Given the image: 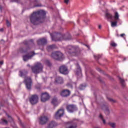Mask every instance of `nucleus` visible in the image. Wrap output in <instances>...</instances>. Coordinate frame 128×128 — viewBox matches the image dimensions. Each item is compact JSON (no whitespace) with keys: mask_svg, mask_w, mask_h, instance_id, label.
<instances>
[{"mask_svg":"<svg viewBox=\"0 0 128 128\" xmlns=\"http://www.w3.org/2000/svg\"><path fill=\"white\" fill-rule=\"evenodd\" d=\"M6 114L8 118H10V120H12V118L11 116H10V115L8 114Z\"/></svg>","mask_w":128,"mask_h":128,"instance_id":"40","label":"nucleus"},{"mask_svg":"<svg viewBox=\"0 0 128 128\" xmlns=\"http://www.w3.org/2000/svg\"><path fill=\"white\" fill-rule=\"evenodd\" d=\"M48 121V118L46 116H42L39 119V124L42 126L46 124Z\"/></svg>","mask_w":128,"mask_h":128,"instance_id":"12","label":"nucleus"},{"mask_svg":"<svg viewBox=\"0 0 128 128\" xmlns=\"http://www.w3.org/2000/svg\"><path fill=\"white\" fill-rule=\"evenodd\" d=\"M73 64H78V62L77 60H74L73 61Z\"/></svg>","mask_w":128,"mask_h":128,"instance_id":"41","label":"nucleus"},{"mask_svg":"<svg viewBox=\"0 0 128 128\" xmlns=\"http://www.w3.org/2000/svg\"><path fill=\"white\" fill-rule=\"evenodd\" d=\"M26 74H28V71L26 70L20 71V76H25L24 82L26 86V88L28 90H32V80L30 77H26Z\"/></svg>","mask_w":128,"mask_h":128,"instance_id":"3","label":"nucleus"},{"mask_svg":"<svg viewBox=\"0 0 128 128\" xmlns=\"http://www.w3.org/2000/svg\"><path fill=\"white\" fill-rule=\"evenodd\" d=\"M51 57L56 60H64V54L60 52H52Z\"/></svg>","mask_w":128,"mask_h":128,"instance_id":"5","label":"nucleus"},{"mask_svg":"<svg viewBox=\"0 0 128 128\" xmlns=\"http://www.w3.org/2000/svg\"><path fill=\"white\" fill-rule=\"evenodd\" d=\"M118 78L122 86V88H124L126 86V82H124V80L122 78L120 77H119Z\"/></svg>","mask_w":128,"mask_h":128,"instance_id":"22","label":"nucleus"},{"mask_svg":"<svg viewBox=\"0 0 128 128\" xmlns=\"http://www.w3.org/2000/svg\"><path fill=\"white\" fill-rule=\"evenodd\" d=\"M30 54L31 55H24L23 56V60L24 62H26V60H30V58H32L34 56H35V54H36L34 52H30Z\"/></svg>","mask_w":128,"mask_h":128,"instance_id":"14","label":"nucleus"},{"mask_svg":"<svg viewBox=\"0 0 128 128\" xmlns=\"http://www.w3.org/2000/svg\"><path fill=\"white\" fill-rule=\"evenodd\" d=\"M30 50V47H28L26 49H22V50L21 51V52H22L23 54H27L28 52Z\"/></svg>","mask_w":128,"mask_h":128,"instance_id":"27","label":"nucleus"},{"mask_svg":"<svg viewBox=\"0 0 128 128\" xmlns=\"http://www.w3.org/2000/svg\"><path fill=\"white\" fill-rule=\"evenodd\" d=\"M94 58L96 60H100V58H102V55L100 54H97V55H94Z\"/></svg>","mask_w":128,"mask_h":128,"instance_id":"30","label":"nucleus"},{"mask_svg":"<svg viewBox=\"0 0 128 128\" xmlns=\"http://www.w3.org/2000/svg\"><path fill=\"white\" fill-rule=\"evenodd\" d=\"M126 60V57H124L123 58V60L124 62V60Z\"/></svg>","mask_w":128,"mask_h":128,"instance_id":"48","label":"nucleus"},{"mask_svg":"<svg viewBox=\"0 0 128 128\" xmlns=\"http://www.w3.org/2000/svg\"><path fill=\"white\" fill-rule=\"evenodd\" d=\"M99 118L100 120H102L103 124H106V120L104 119V116H102V114H100Z\"/></svg>","mask_w":128,"mask_h":128,"instance_id":"28","label":"nucleus"},{"mask_svg":"<svg viewBox=\"0 0 128 128\" xmlns=\"http://www.w3.org/2000/svg\"><path fill=\"white\" fill-rule=\"evenodd\" d=\"M18 120H20V118H18Z\"/></svg>","mask_w":128,"mask_h":128,"instance_id":"60","label":"nucleus"},{"mask_svg":"<svg viewBox=\"0 0 128 128\" xmlns=\"http://www.w3.org/2000/svg\"><path fill=\"white\" fill-rule=\"evenodd\" d=\"M51 102L54 106H58V99L56 98H53Z\"/></svg>","mask_w":128,"mask_h":128,"instance_id":"24","label":"nucleus"},{"mask_svg":"<svg viewBox=\"0 0 128 128\" xmlns=\"http://www.w3.org/2000/svg\"><path fill=\"white\" fill-rule=\"evenodd\" d=\"M56 46V44H52L50 46H48L46 48V50L48 52H52L53 50H54Z\"/></svg>","mask_w":128,"mask_h":128,"instance_id":"21","label":"nucleus"},{"mask_svg":"<svg viewBox=\"0 0 128 128\" xmlns=\"http://www.w3.org/2000/svg\"><path fill=\"white\" fill-rule=\"evenodd\" d=\"M60 96L62 98H68L70 96V90L68 89L62 90L60 92Z\"/></svg>","mask_w":128,"mask_h":128,"instance_id":"10","label":"nucleus"},{"mask_svg":"<svg viewBox=\"0 0 128 128\" xmlns=\"http://www.w3.org/2000/svg\"><path fill=\"white\" fill-rule=\"evenodd\" d=\"M55 82L56 84H62L64 83V79L60 76H58L56 78Z\"/></svg>","mask_w":128,"mask_h":128,"instance_id":"20","label":"nucleus"},{"mask_svg":"<svg viewBox=\"0 0 128 128\" xmlns=\"http://www.w3.org/2000/svg\"><path fill=\"white\" fill-rule=\"evenodd\" d=\"M56 126H58V123L54 121H52L48 123L47 128H54Z\"/></svg>","mask_w":128,"mask_h":128,"instance_id":"18","label":"nucleus"},{"mask_svg":"<svg viewBox=\"0 0 128 128\" xmlns=\"http://www.w3.org/2000/svg\"><path fill=\"white\" fill-rule=\"evenodd\" d=\"M108 100H109V102H113L114 104L116 102V100H114L112 98H108Z\"/></svg>","mask_w":128,"mask_h":128,"instance_id":"32","label":"nucleus"},{"mask_svg":"<svg viewBox=\"0 0 128 128\" xmlns=\"http://www.w3.org/2000/svg\"><path fill=\"white\" fill-rule=\"evenodd\" d=\"M114 18L115 20H120V15L117 12H114Z\"/></svg>","mask_w":128,"mask_h":128,"instance_id":"25","label":"nucleus"},{"mask_svg":"<svg viewBox=\"0 0 128 128\" xmlns=\"http://www.w3.org/2000/svg\"><path fill=\"white\" fill-rule=\"evenodd\" d=\"M105 18H106L108 22H110L112 20V18H114V16H112V14L106 12L105 14Z\"/></svg>","mask_w":128,"mask_h":128,"instance_id":"17","label":"nucleus"},{"mask_svg":"<svg viewBox=\"0 0 128 128\" xmlns=\"http://www.w3.org/2000/svg\"><path fill=\"white\" fill-rule=\"evenodd\" d=\"M36 90H40V87L36 86Z\"/></svg>","mask_w":128,"mask_h":128,"instance_id":"49","label":"nucleus"},{"mask_svg":"<svg viewBox=\"0 0 128 128\" xmlns=\"http://www.w3.org/2000/svg\"><path fill=\"white\" fill-rule=\"evenodd\" d=\"M2 124H8V120L4 119H2Z\"/></svg>","mask_w":128,"mask_h":128,"instance_id":"33","label":"nucleus"},{"mask_svg":"<svg viewBox=\"0 0 128 128\" xmlns=\"http://www.w3.org/2000/svg\"><path fill=\"white\" fill-rule=\"evenodd\" d=\"M110 126H111L112 128H114L116 126V124L114 123H110Z\"/></svg>","mask_w":128,"mask_h":128,"instance_id":"38","label":"nucleus"},{"mask_svg":"<svg viewBox=\"0 0 128 128\" xmlns=\"http://www.w3.org/2000/svg\"><path fill=\"white\" fill-rule=\"evenodd\" d=\"M28 66H30V65H28Z\"/></svg>","mask_w":128,"mask_h":128,"instance_id":"59","label":"nucleus"},{"mask_svg":"<svg viewBox=\"0 0 128 128\" xmlns=\"http://www.w3.org/2000/svg\"><path fill=\"white\" fill-rule=\"evenodd\" d=\"M96 70L99 72H102V74H104L105 76H108V74H106V73H104V71H102V69H100V68H96Z\"/></svg>","mask_w":128,"mask_h":128,"instance_id":"31","label":"nucleus"},{"mask_svg":"<svg viewBox=\"0 0 128 128\" xmlns=\"http://www.w3.org/2000/svg\"><path fill=\"white\" fill-rule=\"evenodd\" d=\"M67 50L69 54L72 56H78V52L76 50V48L74 46H68L67 47Z\"/></svg>","mask_w":128,"mask_h":128,"instance_id":"6","label":"nucleus"},{"mask_svg":"<svg viewBox=\"0 0 128 128\" xmlns=\"http://www.w3.org/2000/svg\"><path fill=\"white\" fill-rule=\"evenodd\" d=\"M98 28H99L100 30V29L102 28V25H99V26H98Z\"/></svg>","mask_w":128,"mask_h":128,"instance_id":"52","label":"nucleus"},{"mask_svg":"<svg viewBox=\"0 0 128 128\" xmlns=\"http://www.w3.org/2000/svg\"><path fill=\"white\" fill-rule=\"evenodd\" d=\"M102 108L104 110V114L106 116H108V114H110V109L108 108V105L104 104L102 106Z\"/></svg>","mask_w":128,"mask_h":128,"instance_id":"16","label":"nucleus"},{"mask_svg":"<svg viewBox=\"0 0 128 128\" xmlns=\"http://www.w3.org/2000/svg\"><path fill=\"white\" fill-rule=\"evenodd\" d=\"M110 46H113L114 48L116 46V44L114 42H112L111 44H110Z\"/></svg>","mask_w":128,"mask_h":128,"instance_id":"37","label":"nucleus"},{"mask_svg":"<svg viewBox=\"0 0 128 128\" xmlns=\"http://www.w3.org/2000/svg\"><path fill=\"white\" fill-rule=\"evenodd\" d=\"M24 44H25V46H28V41H24Z\"/></svg>","mask_w":128,"mask_h":128,"instance_id":"43","label":"nucleus"},{"mask_svg":"<svg viewBox=\"0 0 128 128\" xmlns=\"http://www.w3.org/2000/svg\"><path fill=\"white\" fill-rule=\"evenodd\" d=\"M66 86H68V88H72V84L70 82L67 83Z\"/></svg>","mask_w":128,"mask_h":128,"instance_id":"35","label":"nucleus"},{"mask_svg":"<svg viewBox=\"0 0 128 128\" xmlns=\"http://www.w3.org/2000/svg\"><path fill=\"white\" fill-rule=\"evenodd\" d=\"M50 100V94L48 92L42 93L41 94V100L43 102H46Z\"/></svg>","mask_w":128,"mask_h":128,"instance_id":"13","label":"nucleus"},{"mask_svg":"<svg viewBox=\"0 0 128 128\" xmlns=\"http://www.w3.org/2000/svg\"><path fill=\"white\" fill-rule=\"evenodd\" d=\"M0 32H4V28H2L0 29Z\"/></svg>","mask_w":128,"mask_h":128,"instance_id":"55","label":"nucleus"},{"mask_svg":"<svg viewBox=\"0 0 128 128\" xmlns=\"http://www.w3.org/2000/svg\"><path fill=\"white\" fill-rule=\"evenodd\" d=\"M76 68V74L77 76H82V68H80V66L78 64H77Z\"/></svg>","mask_w":128,"mask_h":128,"instance_id":"19","label":"nucleus"},{"mask_svg":"<svg viewBox=\"0 0 128 128\" xmlns=\"http://www.w3.org/2000/svg\"><path fill=\"white\" fill-rule=\"evenodd\" d=\"M47 66H48V68H52V64H48Z\"/></svg>","mask_w":128,"mask_h":128,"instance_id":"47","label":"nucleus"},{"mask_svg":"<svg viewBox=\"0 0 128 128\" xmlns=\"http://www.w3.org/2000/svg\"><path fill=\"white\" fill-rule=\"evenodd\" d=\"M2 44H4V40H1Z\"/></svg>","mask_w":128,"mask_h":128,"instance_id":"51","label":"nucleus"},{"mask_svg":"<svg viewBox=\"0 0 128 128\" xmlns=\"http://www.w3.org/2000/svg\"><path fill=\"white\" fill-rule=\"evenodd\" d=\"M36 64H42V63L40 62H37L36 63Z\"/></svg>","mask_w":128,"mask_h":128,"instance_id":"54","label":"nucleus"},{"mask_svg":"<svg viewBox=\"0 0 128 128\" xmlns=\"http://www.w3.org/2000/svg\"><path fill=\"white\" fill-rule=\"evenodd\" d=\"M88 46V48H90V46Z\"/></svg>","mask_w":128,"mask_h":128,"instance_id":"61","label":"nucleus"},{"mask_svg":"<svg viewBox=\"0 0 128 128\" xmlns=\"http://www.w3.org/2000/svg\"><path fill=\"white\" fill-rule=\"evenodd\" d=\"M12 2H16V0H12Z\"/></svg>","mask_w":128,"mask_h":128,"instance_id":"57","label":"nucleus"},{"mask_svg":"<svg viewBox=\"0 0 128 128\" xmlns=\"http://www.w3.org/2000/svg\"><path fill=\"white\" fill-rule=\"evenodd\" d=\"M69 2H70V0H64V2L65 4H68Z\"/></svg>","mask_w":128,"mask_h":128,"instance_id":"42","label":"nucleus"},{"mask_svg":"<svg viewBox=\"0 0 128 128\" xmlns=\"http://www.w3.org/2000/svg\"><path fill=\"white\" fill-rule=\"evenodd\" d=\"M0 10L2 12V6H0Z\"/></svg>","mask_w":128,"mask_h":128,"instance_id":"50","label":"nucleus"},{"mask_svg":"<svg viewBox=\"0 0 128 128\" xmlns=\"http://www.w3.org/2000/svg\"><path fill=\"white\" fill-rule=\"evenodd\" d=\"M29 101L32 106H34L38 102V96L36 94L32 95L29 98Z\"/></svg>","mask_w":128,"mask_h":128,"instance_id":"8","label":"nucleus"},{"mask_svg":"<svg viewBox=\"0 0 128 128\" xmlns=\"http://www.w3.org/2000/svg\"><path fill=\"white\" fill-rule=\"evenodd\" d=\"M66 109L68 112L72 113L78 110V107H76V104H70L66 105Z\"/></svg>","mask_w":128,"mask_h":128,"instance_id":"7","label":"nucleus"},{"mask_svg":"<svg viewBox=\"0 0 128 128\" xmlns=\"http://www.w3.org/2000/svg\"><path fill=\"white\" fill-rule=\"evenodd\" d=\"M0 82H2V79L0 77Z\"/></svg>","mask_w":128,"mask_h":128,"instance_id":"56","label":"nucleus"},{"mask_svg":"<svg viewBox=\"0 0 128 128\" xmlns=\"http://www.w3.org/2000/svg\"><path fill=\"white\" fill-rule=\"evenodd\" d=\"M86 84H82L81 85H80V86L79 87V88L81 90H82L84 88H86Z\"/></svg>","mask_w":128,"mask_h":128,"instance_id":"29","label":"nucleus"},{"mask_svg":"<svg viewBox=\"0 0 128 128\" xmlns=\"http://www.w3.org/2000/svg\"><path fill=\"white\" fill-rule=\"evenodd\" d=\"M38 46H46L48 44V40L46 38H41L37 40Z\"/></svg>","mask_w":128,"mask_h":128,"instance_id":"15","label":"nucleus"},{"mask_svg":"<svg viewBox=\"0 0 128 128\" xmlns=\"http://www.w3.org/2000/svg\"><path fill=\"white\" fill-rule=\"evenodd\" d=\"M59 72L60 74H64L65 76H66V74H68V72H70L68 71V66H66V65H62L59 68Z\"/></svg>","mask_w":128,"mask_h":128,"instance_id":"9","label":"nucleus"},{"mask_svg":"<svg viewBox=\"0 0 128 128\" xmlns=\"http://www.w3.org/2000/svg\"><path fill=\"white\" fill-rule=\"evenodd\" d=\"M117 36H120V35H118V34H117Z\"/></svg>","mask_w":128,"mask_h":128,"instance_id":"58","label":"nucleus"},{"mask_svg":"<svg viewBox=\"0 0 128 128\" xmlns=\"http://www.w3.org/2000/svg\"><path fill=\"white\" fill-rule=\"evenodd\" d=\"M30 42H32V44H34V40H30Z\"/></svg>","mask_w":128,"mask_h":128,"instance_id":"53","label":"nucleus"},{"mask_svg":"<svg viewBox=\"0 0 128 128\" xmlns=\"http://www.w3.org/2000/svg\"><path fill=\"white\" fill-rule=\"evenodd\" d=\"M34 2L36 3V4L35 3L34 4V8H40L42 6V4L40 3L37 0H35Z\"/></svg>","mask_w":128,"mask_h":128,"instance_id":"23","label":"nucleus"},{"mask_svg":"<svg viewBox=\"0 0 128 128\" xmlns=\"http://www.w3.org/2000/svg\"><path fill=\"white\" fill-rule=\"evenodd\" d=\"M52 40L55 42H60L64 40H70L72 39V36L70 34H62L60 32H54L53 34V36H52Z\"/></svg>","mask_w":128,"mask_h":128,"instance_id":"2","label":"nucleus"},{"mask_svg":"<svg viewBox=\"0 0 128 128\" xmlns=\"http://www.w3.org/2000/svg\"><path fill=\"white\" fill-rule=\"evenodd\" d=\"M44 68V66L42 64H36L31 67V70L33 74H38L40 72H42V70Z\"/></svg>","mask_w":128,"mask_h":128,"instance_id":"4","label":"nucleus"},{"mask_svg":"<svg viewBox=\"0 0 128 128\" xmlns=\"http://www.w3.org/2000/svg\"><path fill=\"white\" fill-rule=\"evenodd\" d=\"M84 22L86 24H88V22H90V20L89 19L84 20Z\"/></svg>","mask_w":128,"mask_h":128,"instance_id":"39","label":"nucleus"},{"mask_svg":"<svg viewBox=\"0 0 128 128\" xmlns=\"http://www.w3.org/2000/svg\"><path fill=\"white\" fill-rule=\"evenodd\" d=\"M124 36H126V34H120V36H121V38H124Z\"/></svg>","mask_w":128,"mask_h":128,"instance_id":"44","label":"nucleus"},{"mask_svg":"<svg viewBox=\"0 0 128 128\" xmlns=\"http://www.w3.org/2000/svg\"><path fill=\"white\" fill-rule=\"evenodd\" d=\"M118 26V21L116 20L114 22L111 21V26L114 28V26Z\"/></svg>","mask_w":128,"mask_h":128,"instance_id":"26","label":"nucleus"},{"mask_svg":"<svg viewBox=\"0 0 128 128\" xmlns=\"http://www.w3.org/2000/svg\"><path fill=\"white\" fill-rule=\"evenodd\" d=\"M64 114V109H60L58 110V112H56L55 114V118H56V120H58V118H62V116H63Z\"/></svg>","mask_w":128,"mask_h":128,"instance_id":"11","label":"nucleus"},{"mask_svg":"<svg viewBox=\"0 0 128 128\" xmlns=\"http://www.w3.org/2000/svg\"><path fill=\"white\" fill-rule=\"evenodd\" d=\"M98 79L99 80L100 82H102V78H100V77L99 78H98Z\"/></svg>","mask_w":128,"mask_h":128,"instance_id":"45","label":"nucleus"},{"mask_svg":"<svg viewBox=\"0 0 128 128\" xmlns=\"http://www.w3.org/2000/svg\"><path fill=\"white\" fill-rule=\"evenodd\" d=\"M45 64H52V62H50V60H45Z\"/></svg>","mask_w":128,"mask_h":128,"instance_id":"34","label":"nucleus"},{"mask_svg":"<svg viewBox=\"0 0 128 128\" xmlns=\"http://www.w3.org/2000/svg\"><path fill=\"white\" fill-rule=\"evenodd\" d=\"M31 24L34 26H38L40 24L44 22L46 20V12L44 10H40L37 12H33L30 16Z\"/></svg>","mask_w":128,"mask_h":128,"instance_id":"1","label":"nucleus"},{"mask_svg":"<svg viewBox=\"0 0 128 128\" xmlns=\"http://www.w3.org/2000/svg\"><path fill=\"white\" fill-rule=\"evenodd\" d=\"M6 24L7 26L10 27V22L8 21V20H6Z\"/></svg>","mask_w":128,"mask_h":128,"instance_id":"36","label":"nucleus"},{"mask_svg":"<svg viewBox=\"0 0 128 128\" xmlns=\"http://www.w3.org/2000/svg\"><path fill=\"white\" fill-rule=\"evenodd\" d=\"M0 64H4V60L0 61Z\"/></svg>","mask_w":128,"mask_h":128,"instance_id":"46","label":"nucleus"}]
</instances>
